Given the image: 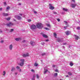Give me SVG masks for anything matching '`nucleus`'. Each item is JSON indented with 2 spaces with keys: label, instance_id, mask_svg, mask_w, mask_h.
<instances>
[{
  "label": "nucleus",
  "instance_id": "nucleus-1",
  "mask_svg": "<svg viewBox=\"0 0 80 80\" xmlns=\"http://www.w3.org/2000/svg\"><path fill=\"white\" fill-rule=\"evenodd\" d=\"M36 26L38 28H42L43 27V25L40 23H37Z\"/></svg>",
  "mask_w": 80,
  "mask_h": 80
},
{
  "label": "nucleus",
  "instance_id": "nucleus-2",
  "mask_svg": "<svg viewBox=\"0 0 80 80\" xmlns=\"http://www.w3.org/2000/svg\"><path fill=\"white\" fill-rule=\"evenodd\" d=\"M21 62L19 64L20 66L21 67H22L23 66V64H24V62H25V59H21L20 60Z\"/></svg>",
  "mask_w": 80,
  "mask_h": 80
},
{
  "label": "nucleus",
  "instance_id": "nucleus-3",
  "mask_svg": "<svg viewBox=\"0 0 80 80\" xmlns=\"http://www.w3.org/2000/svg\"><path fill=\"white\" fill-rule=\"evenodd\" d=\"M37 27H36V26L34 25H32L31 26L30 28L32 30H35V29H36Z\"/></svg>",
  "mask_w": 80,
  "mask_h": 80
},
{
  "label": "nucleus",
  "instance_id": "nucleus-4",
  "mask_svg": "<svg viewBox=\"0 0 80 80\" xmlns=\"http://www.w3.org/2000/svg\"><path fill=\"white\" fill-rule=\"evenodd\" d=\"M14 25L13 23L10 22L8 24H6V25H7V27H11V26H12V25Z\"/></svg>",
  "mask_w": 80,
  "mask_h": 80
},
{
  "label": "nucleus",
  "instance_id": "nucleus-5",
  "mask_svg": "<svg viewBox=\"0 0 80 80\" xmlns=\"http://www.w3.org/2000/svg\"><path fill=\"white\" fill-rule=\"evenodd\" d=\"M77 6L76 4H71V7L72 8H75V7Z\"/></svg>",
  "mask_w": 80,
  "mask_h": 80
},
{
  "label": "nucleus",
  "instance_id": "nucleus-6",
  "mask_svg": "<svg viewBox=\"0 0 80 80\" xmlns=\"http://www.w3.org/2000/svg\"><path fill=\"white\" fill-rule=\"evenodd\" d=\"M49 8L50 9H51V10H53L55 8L53 6H52V4L49 3Z\"/></svg>",
  "mask_w": 80,
  "mask_h": 80
},
{
  "label": "nucleus",
  "instance_id": "nucleus-7",
  "mask_svg": "<svg viewBox=\"0 0 80 80\" xmlns=\"http://www.w3.org/2000/svg\"><path fill=\"white\" fill-rule=\"evenodd\" d=\"M22 56L23 57H29V54L28 53L23 54H22Z\"/></svg>",
  "mask_w": 80,
  "mask_h": 80
},
{
  "label": "nucleus",
  "instance_id": "nucleus-8",
  "mask_svg": "<svg viewBox=\"0 0 80 80\" xmlns=\"http://www.w3.org/2000/svg\"><path fill=\"white\" fill-rule=\"evenodd\" d=\"M13 48V45L12 44H11L9 46V50H12Z\"/></svg>",
  "mask_w": 80,
  "mask_h": 80
},
{
  "label": "nucleus",
  "instance_id": "nucleus-9",
  "mask_svg": "<svg viewBox=\"0 0 80 80\" xmlns=\"http://www.w3.org/2000/svg\"><path fill=\"white\" fill-rule=\"evenodd\" d=\"M57 40L58 42H62V39H60V38H58L57 39Z\"/></svg>",
  "mask_w": 80,
  "mask_h": 80
},
{
  "label": "nucleus",
  "instance_id": "nucleus-10",
  "mask_svg": "<svg viewBox=\"0 0 80 80\" xmlns=\"http://www.w3.org/2000/svg\"><path fill=\"white\" fill-rule=\"evenodd\" d=\"M30 44L31 45H32V46H33V45H34L35 43L34 42L31 41L30 42Z\"/></svg>",
  "mask_w": 80,
  "mask_h": 80
},
{
  "label": "nucleus",
  "instance_id": "nucleus-11",
  "mask_svg": "<svg viewBox=\"0 0 80 80\" xmlns=\"http://www.w3.org/2000/svg\"><path fill=\"white\" fill-rule=\"evenodd\" d=\"M65 33L67 35H68L70 34V32L68 31H67L65 32Z\"/></svg>",
  "mask_w": 80,
  "mask_h": 80
},
{
  "label": "nucleus",
  "instance_id": "nucleus-12",
  "mask_svg": "<svg viewBox=\"0 0 80 80\" xmlns=\"http://www.w3.org/2000/svg\"><path fill=\"white\" fill-rule=\"evenodd\" d=\"M74 36L75 37V38L77 40H78V38H79V37L78 36L75 35H74Z\"/></svg>",
  "mask_w": 80,
  "mask_h": 80
},
{
  "label": "nucleus",
  "instance_id": "nucleus-13",
  "mask_svg": "<svg viewBox=\"0 0 80 80\" xmlns=\"http://www.w3.org/2000/svg\"><path fill=\"white\" fill-rule=\"evenodd\" d=\"M3 16H5V17H7L8 15V13H3Z\"/></svg>",
  "mask_w": 80,
  "mask_h": 80
},
{
  "label": "nucleus",
  "instance_id": "nucleus-14",
  "mask_svg": "<svg viewBox=\"0 0 80 80\" xmlns=\"http://www.w3.org/2000/svg\"><path fill=\"white\" fill-rule=\"evenodd\" d=\"M17 18L18 20H20L22 18L21 17H20V16H17Z\"/></svg>",
  "mask_w": 80,
  "mask_h": 80
},
{
  "label": "nucleus",
  "instance_id": "nucleus-15",
  "mask_svg": "<svg viewBox=\"0 0 80 80\" xmlns=\"http://www.w3.org/2000/svg\"><path fill=\"white\" fill-rule=\"evenodd\" d=\"M48 72V70L47 69H46L44 70V71L43 72L44 74H46L47 72Z\"/></svg>",
  "mask_w": 80,
  "mask_h": 80
},
{
  "label": "nucleus",
  "instance_id": "nucleus-16",
  "mask_svg": "<svg viewBox=\"0 0 80 80\" xmlns=\"http://www.w3.org/2000/svg\"><path fill=\"white\" fill-rule=\"evenodd\" d=\"M42 36L43 37H44L45 38H47L48 37V36L47 35L45 34H42Z\"/></svg>",
  "mask_w": 80,
  "mask_h": 80
},
{
  "label": "nucleus",
  "instance_id": "nucleus-17",
  "mask_svg": "<svg viewBox=\"0 0 80 80\" xmlns=\"http://www.w3.org/2000/svg\"><path fill=\"white\" fill-rule=\"evenodd\" d=\"M21 39V38H17L15 39V40L16 41H18V40H20Z\"/></svg>",
  "mask_w": 80,
  "mask_h": 80
},
{
  "label": "nucleus",
  "instance_id": "nucleus-18",
  "mask_svg": "<svg viewBox=\"0 0 80 80\" xmlns=\"http://www.w3.org/2000/svg\"><path fill=\"white\" fill-rule=\"evenodd\" d=\"M15 70V68H14V67H12L11 69L12 72H13Z\"/></svg>",
  "mask_w": 80,
  "mask_h": 80
},
{
  "label": "nucleus",
  "instance_id": "nucleus-19",
  "mask_svg": "<svg viewBox=\"0 0 80 80\" xmlns=\"http://www.w3.org/2000/svg\"><path fill=\"white\" fill-rule=\"evenodd\" d=\"M62 10H64V11H65V12H67L68 11V9H65L64 8H62Z\"/></svg>",
  "mask_w": 80,
  "mask_h": 80
},
{
  "label": "nucleus",
  "instance_id": "nucleus-20",
  "mask_svg": "<svg viewBox=\"0 0 80 80\" xmlns=\"http://www.w3.org/2000/svg\"><path fill=\"white\" fill-rule=\"evenodd\" d=\"M5 74H6V72H5V71H3V73H2L3 75V76H5Z\"/></svg>",
  "mask_w": 80,
  "mask_h": 80
},
{
  "label": "nucleus",
  "instance_id": "nucleus-21",
  "mask_svg": "<svg viewBox=\"0 0 80 80\" xmlns=\"http://www.w3.org/2000/svg\"><path fill=\"white\" fill-rule=\"evenodd\" d=\"M68 75L71 76L72 75V72H68Z\"/></svg>",
  "mask_w": 80,
  "mask_h": 80
},
{
  "label": "nucleus",
  "instance_id": "nucleus-22",
  "mask_svg": "<svg viewBox=\"0 0 80 80\" xmlns=\"http://www.w3.org/2000/svg\"><path fill=\"white\" fill-rule=\"evenodd\" d=\"M70 66H71V67H72V66H73V63H72V62H70Z\"/></svg>",
  "mask_w": 80,
  "mask_h": 80
},
{
  "label": "nucleus",
  "instance_id": "nucleus-23",
  "mask_svg": "<svg viewBox=\"0 0 80 80\" xmlns=\"http://www.w3.org/2000/svg\"><path fill=\"white\" fill-rule=\"evenodd\" d=\"M34 66L35 67H37V66H38V64L36 63H35L34 64Z\"/></svg>",
  "mask_w": 80,
  "mask_h": 80
},
{
  "label": "nucleus",
  "instance_id": "nucleus-24",
  "mask_svg": "<svg viewBox=\"0 0 80 80\" xmlns=\"http://www.w3.org/2000/svg\"><path fill=\"white\" fill-rule=\"evenodd\" d=\"M57 73H55L54 74V77H57Z\"/></svg>",
  "mask_w": 80,
  "mask_h": 80
},
{
  "label": "nucleus",
  "instance_id": "nucleus-25",
  "mask_svg": "<svg viewBox=\"0 0 80 80\" xmlns=\"http://www.w3.org/2000/svg\"><path fill=\"white\" fill-rule=\"evenodd\" d=\"M6 20H8V21H9V20H10V18H5Z\"/></svg>",
  "mask_w": 80,
  "mask_h": 80
},
{
  "label": "nucleus",
  "instance_id": "nucleus-26",
  "mask_svg": "<svg viewBox=\"0 0 80 80\" xmlns=\"http://www.w3.org/2000/svg\"><path fill=\"white\" fill-rule=\"evenodd\" d=\"M55 72H58V73L59 72V71H58V69H56L55 70Z\"/></svg>",
  "mask_w": 80,
  "mask_h": 80
},
{
  "label": "nucleus",
  "instance_id": "nucleus-27",
  "mask_svg": "<svg viewBox=\"0 0 80 80\" xmlns=\"http://www.w3.org/2000/svg\"><path fill=\"white\" fill-rule=\"evenodd\" d=\"M10 8V7L9 6H8L7 7L6 9L7 10H9Z\"/></svg>",
  "mask_w": 80,
  "mask_h": 80
},
{
  "label": "nucleus",
  "instance_id": "nucleus-28",
  "mask_svg": "<svg viewBox=\"0 0 80 80\" xmlns=\"http://www.w3.org/2000/svg\"><path fill=\"white\" fill-rule=\"evenodd\" d=\"M47 27H50V28L51 27H50V24H47Z\"/></svg>",
  "mask_w": 80,
  "mask_h": 80
},
{
  "label": "nucleus",
  "instance_id": "nucleus-29",
  "mask_svg": "<svg viewBox=\"0 0 80 80\" xmlns=\"http://www.w3.org/2000/svg\"><path fill=\"white\" fill-rule=\"evenodd\" d=\"M3 4L4 6H6V5H7V3H6V2H4Z\"/></svg>",
  "mask_w": 80,
  "mask_h": 80
},
{
  "label": "nucleus",
  "instance_id": "nucleus-30",
  "mask_svg": "<svg viewBox=\"0 0 80 80\" xmlns=\"http://www.w3.org/2000/svg\"><path fill=\"white\" fill-rule=\"evenodd\" d=\"M46 55V54L45 53H43L42 54V56H44V55Z\"/></svg>",
  "mask_w": 80,
  "mask_h": 80
},
{
  "label": "nucleus",
  "instance_id": "nucleus-31",
  "mask_svg": "<svg viewBox=\"0 0 80 80\" xmlns=\"http://www.w3.org/2000/svg\"><path fill=\"white\" fill-rule=\"evenodd\" d=\"M3 42H4V40H2L0 41V43H3Z\"/></svg>",
  "mask_w": 80,
  "mask_h": 80
},
{
  "label": "nucleus",
  "instance_id": "nucleus-32",
  "mask_svg": "<svg viewBox=\"0 0 80 80\" xmlns=\"http://www.w3.org/2000/svg\"><path fill=\"white\" fill-rule=\"evenodd\" d=\"M36 77H37V78H38H38H39V76H38V75L37 74Z\"/></svg>",
  "mask_w": 80,
  "mask_h": 80
},
{
  "label": "nucleus",
  "instance_id": "nucleus-33",
  "mask_svg": "<svg viewBox=\"0 0 80 80\" xmlns=\"http://www.w3.org/2000/svg\"><path fill=\"white\" fill-rule=\"evenodd\" d=\"M54 37H55V38H56V36H57V34H56V33H54Z\"/></svg>",
  "mask_w": 80,
  "mask_h": 80
},
{
  "label": "nucleus",
  "instance_id": "nucleus-34",
  "mask_svg": "<svg viewBox=\"0 0 80 80\" xmlns=\"http://www.w3.org/2000/svg\"><path fill=\"white\" fill-rule=\"evenodd\" d=\"M45 30H50V29H49V28H45Z\"/></svg>",
  "mask_w": 80,
  "mask_h": 80
},
{
  "label": "nucleus",
  "instance_id": "nucleus-35",
  "mask_svg": "<svg viewBox=\"0 0 80 80\" xmlns=\"http://www.w3.org/2000/svg\"><path fill=\"white\" fill-rule=\"evenodd\" d=\"M68 27V26H65L64 27V28H65L66 30V29H67V28Z\"/></svg>",
  "mask_w": 80,
  "mask_h": 80
},
{
  "label": "nucleus",
  "instance_id": "nucleus-36",
  "mask_svg": "<svg viewBox=\"0 0 80 80\" xmlns=\"http://www.w3.org/2000/svg\"><path fill=\"white\" fill-rule=\"evenodd\" d=\"M13 30H13V29H11V31H10V32H13Z\"/></svg>",
  "mask_w": 80,
  "mask_h": 80
},
{
  "label": "nucleus",
  "instance_id": "nucleus-37",
  "mask_svg": "<svg viewBox=\"0 0 80 80\" xmlns=\"http://www.w3.org/2000/svg\"><path fill=\"white\" fill-rule=\"evenodd\" d=\"M53 13L54 14H57V12H53Z\"/></svg>",
  "mask_w": 80,
  "mask_h": 80
},
{
  "label": "nucleus",
  "instance_id": "nucleus-38",
  "mask_svg": "<svg viewBox=\"0 0 80 80\" xmlns=\"http://www.w3.org/2000/svg\"><path fill=\"white\" fill-rule=\"evenodd\" d=\"M41 44H42V45H44V44H45V42H42V43H41Z\"/></svg>",
  "mask_w": 80,
  "mask_h": 80
},
{
  "label": "nucleus",
  "instance_id": "nucleus-39",
  "mask_svg": "<svg viewBox=\"0 0 80 80\" xmlns=\"http://www.w3.org/2000/svg\"><path fill=\"white\" fill-rule=\"evenodd\" d=\"M16 68L17 69H20V67L19 66H17L16 67Z\"/></svg>",
  "mask_w": 80,
  "mask_h": 80
},
{
  "label": "nucleus",
  "instance_id": "nucleus-40",
  "mask_svg": "<svg viewBox=\"0 0 80 80\" xmlns=\"http://www.w3.org/2000/svg\"><path fill=\"white\" fill-rule=\"evenodd\" d=\"M28 22H31V21H32V20H31V19H28Z\"/></svg>",
  "mask_w": 80,
  "mask_h": 80
},
{
  "label": "nucleus",
  "instance_id": "nucleus-41",
  "mask_svg": "<svg viewBox=\"0 0 80 80\" xmlns=\"http://www.w3.org/2000/svg\"><path fill=\"white\" fill-rule=\"evenodd\" d=\"M77 30H80V27H78L77 28Z\"/></svg>",
  "mask_w": 80,
  "mask_h": 80
},
{
  "label": "nucleus",
  "instance_id": "nucleus-42",
  "mask_svg": "<svg viewBox=\"0 0 80 80\" xmlns=\"http://www.w3.org/2000/svg\"><path fill=\"white\" fill-rule=\"evenodd\" d=\"M57 20L58 22H60V20L59 18L57 19Z\"/></svg>",
  "mask_w": 80,
  "mask_h": 80
},
{
  "label": "nucleus",
  "instance_id": "nucleus-43",
  "mask_svg": "<svg viewBox=\"0 0 80 80\" xmlns=\"http://www.w3.org/2000/svg\"><path fill=\"white\" fill-rule=\"evenodd\" d=\"M34 13L35 14H36V13H37V12L36 11H34Z\"/></svg>",
  "mask_w": 80,
  "mask_h": 80
},
{
  "label": "nucleus",
  "instance_id": "nucleus-44",
  "mask_svg": "<svg viewBox=\"0 0 80 80\" xmlns=\"http://www.w3.org/2000/svg\"><path fill=\"white\" fill-rule=\"evenodd\" d=\"M2 8H0V11H2Z\"/></svg>",
  "mask_w": 80,
  "mask_h": 80
},
{
  "label": "nucleus",
  "instance_id": "nucleus-45",
  "mask_svg": "<svg viewBox=\"0 0 80 80\" xmlns=\"http://www.w3.org/2000/svg\"><path fill=\"white\" fill-rule=\"evenodd\" d=\"M72 2H75V0H71Z\"/></svg>",
  "mask_w": 80,
  "mask_h": 80
},
{
  "label": "nucleus",
  "instance_id": "nucleus-46",
  "mask_svg": "<svg viewBox=\"0 0 80 80\" xmlns=\"http://www.w3.org/2000/svg\"><path fill=\"white\" fill-rule=\"evenodd\" d=\"M63 45H67V43H64L63 44Z\"/></svg>",
  "mask_w": 80,
  "mask_h": 80
},
{
  "label": "nucleus",
  "instance_id": "nucleus-47",
  "mask_svg": "<svg viewBox=\"0 0 80 80\" xmlns=\"http://www.w3.org/2000/svg\"><path fill=\"white\" fill-rule=\"evenodd\" d=\"M31 71H32V72H34V70L33 69H31Z\"/></svg>",
  "mask_w": 80,
  "mask_h": 80
},
{
  "label": "nucleus",
  "instance_id": "nucleus-48",
  "mask_svg": "<svg viewBox=\"0 0 80 80\" xmlns=\"http://www.w3.org/2000/svg\"><path fill=\"white\" fill-rule=\"evenodd\" d=\"M25 40H24L22 41V43H25Z\"/></svg>",
  "mask_w": 80,
  "mask_h": 80
},
{
  "label": "nucleus",
  "instance_id": "nucleus-49",
  "mask_svg": "<svg viewBox=\"0 0 80 80\" xmlns=\"http://www.w3.org/2000/svg\"><path fill=\"white\" fill-rule=\"evenodd\" d=\"M52 67H54V68L55 67V65H53L52 66Z\"/></svg>",
  "mask_w": 80,
  "mask_h": 80
},
{
  "label": "nucleus",
  "instance_id": "nucleus-50",
  "mask_svg": "<svg viewBox=\"0 0 80 80\" xmlns=\"http://www.w3.org/2000/svg\"><path fill=\"white\" fill-rule=\"evenodd\" d=\"M32 80H35V78H33L32 79Z\"/></svg>",
  "mask_w": 80,
  "mask_h": 80
},
{
  "label": "nucleus",
  "instance_id": "nucleus-51",
  "mask_svg": "<svg viewBox=\"0 0 80 80\" xmlns=\"http://www.w3.org/2000/svg\"><path fill=\"white\" fill-rule=\"evenodd\" d=\"M64 22H65V23H67V21H64Z\"/></svg>",
  "mask_w": 80,
  "mask_h": 80
},
{
  "label": "nucleus",
  "instance_id": "nucleus-52",
  "mask_svg": "<svg viewBox=\"0 0 80 80\" xmlns=\"http://www.w3.org/2000/svg\"><path fill=\"white\" fill-rule=\"evenodd\" d=\"M35 75H34L33 76V78H35Z\"/></svg>",
  "mask_w": 80,
  "mask_h": 80
},
{
  "label": "nucleus",
  "instance_id": "nucleus-53",
  "mask_svg": "<svg viewBox=\"0 0 80 80\" xmlns=\"http://www.w3.org/2000/svg\"><path fill=\"white\" fill-rule=\"evenodd\" d=\"M2 30H0V33H2Z\"/></svg>",
  "mask_w": 80,
  "mask_h": 80
},
{
  "label": "nucleus",
  "instance_id": "nucleus-54",
  "mask_svg": "<svg viewBox=\"0 0 80 80\" xmlns=\"http://www.w3.org/2000/svg\"><path fill=\"white\" fill-rule=\"evenodd\" d=\"M66 77H69V76L68 75L66 76Z\"/></svg>",
  "mask_w": 80,
  "mask_h": 80
},
{
  "label": "nucleus",
  "instance_id": "nucleus-55",
  "mask_svg": "<svg viewBox=\"0 0 80 80\" xmlns=\"http://www.w3.org/2000/svg\"><path fill=\"white\" fill-rule=\"evenodd\" d=\"M46 42H48V39H47V40H46Z\"/></svg>",
  "mask_w": 80,
  "mask_h": 80
},
{
  "label": "nucleus",
  "instance_id": "nucleus-56",
  "mask_svg": "<svg viewBox=\"0 0 80 80\" xmlns=\"http://www.w3.org/2000/svg\"><path fill=\"white\" fill-rule=\"evenodd\" d=\"M17 74H18L17 72H16V73H15V74L16 75H17Z\"/></svg>",
  "mask_w": 80,
  "mask_h": 80
},
{
  "label": "nucleus",
  "instance_id": "nucleus-57",
  "mask_svg": "<svg viewBox=\"0 0 80 80\" xmlns=\"http://www.w3.org/2000/svg\"><path fill=\"white\" fill-rule=\"evenodd\" d=\"M18 5H21L22 4H21V3H19Z\"/></svg>",
  "mask_w": 80,
  "mask_h": 80
},
{
  "label": "nucleus",
  "instance_id": "nucleus-58",
  "mask_svg": "<svg viewBox=\"0 0 80 80\" xmlns=\"http://www.w3.org/2000/svg\"><path fill=\"white\" fill-rule=\"evenodd\" d=\"M19 15H22V14H19Z\"/></svg>",
  "mask_w": 80,
  "mask_h": 80
},
{
  "label": "nucleus",
  "instance_id": "nucleus-59",
  "mask_svg": "<svg viewBox=\"0 0 80 80\" xmlns=\"http://www.w3.org/2000/svg\"><path fill=\"white\" fill-rule=\"evenodd\" d=\"M21 69H20L19 70V72H21Z\"/></svg>",
  "mask_w": 80,
  "mask_h": 80
},
{
  "label": "nucleus",
  "instance_id": "nucleus-60",
  "mask_svg": "<svg viewBox=\"0 0 80 80\" xmlns=\"http://www.w3.org/2000/svg\"><path fill=\"white\" fill-rule=\"evenodd\" d=\"M14 21H16V20L15 19H13Z\"/></svg>",
  "mask_w": 80,
  "mask_h": 80
},
{
  "label": "nucleus",
  "instance_id": "nucleus-61",
  "mask_svg": "<svg viewBox=\"0 0 80 80\" xmlns=\"http://www.w3.org/2000/svg\"><path fill=\"white\" fill-rule=\"evenodd\" d=\"M63 48H65V47H64V46H63Z\"/></svg>",
  "mask_w": 80,
  "mask_h": 80
},
{
  "label": "nucleus",
  "instance_id": "nucleus-62",
  "mask_svg": "<svg viewBox=\"0 0 80 80\" xmlns=\"http://www.w3.org/2000/svg\"><path fill=\"white\" fill-rule=\"evenodd\" d=\"M18 1H20V0H17Z\"/></svg>",
  "mask_w": 80,
  "mask_h": 80
},
{
  "label": "nucleus",
  "instance_id": "nucleus-63",
  "mask_svg": "<svg viewBox=\"0 0 80 80\" xmlns=\"http://www.w3.org/2000/svg\"><path fill=\"white\" fill-rule=\"evenodd\" d=\"M70 46H69V48H70Z\"/></svg>",
  "mask_w": 80,
  "mask_h": 80
}]
</instances>
